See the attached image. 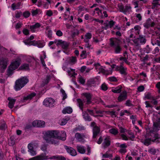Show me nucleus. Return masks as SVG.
<instances>
[{
	"instance_id": "20e7f679",
	"label": "nucleus",
	"mask_w": 160,
	"mask_h": 160,
	"mask_svg": "<svg viewBox=\"0 0 160 160\" xmlns=\"http://www.w3.org/2000/svg\"><path fill=\"white\" fill-rule=\"evenodd\" d=\"M29 79L27 77H23L17 80L15 82L14 88L18 91L20 90L29 82Z\"/></svg>"
},
{
	"instance_id": "37998d69",
	"label": "nucleus",
	"mask_w": 160,
	"mask_h": 160,
	"mask_svg": "<svg viewBox=\"0 0 160 160\" xmlns=\"http://www.w3.org/2000/svg\"><path fill=\"white\" fill-rule=\"evenodd\" d=\"M108 20H106L105 22L103 23L104 26L102 27L103 29L106 30L109 28V26L108 25Z\"/></svg>"
},
{
	"instance_id": "052dcab7",
	"label": "nucleus",
	"mask_w": 160,
	"mask_h": 160,
	"mask_svg": "<svg viewBox=\"0 0 160 160\" xmlns=\"http://www.w3.org/2000/svg\"><path fill=\"white\" fill-rule=\"evenodd\" d=\"M79 82L82 84H84L85 82V79L82 77H80L79 78Z\"/></svg>"
},
{
	"instance_id": "c9c22d12",
	"label": "nucleus",
	"mask_w": 160,
	"mask_h": 160,
	"mask_svg": "<svg viewBox=\"0 0 160 160\" xmlns=\"http://www.w3.org/2000/svg\"><path fill=\"white\" fill-rule=\"evenodd\" d=\"M135 33L136 35H138L140 34V30L141 29V27L139 25H136L134 27Z\"/></svg>"
},
{
	"instance_id": "c03bdc74",
	"label": "nucleus",
	"mask_w": 160,
	"mask_h": 160,
	"mask_svg": "<svg viewBox=\"0 0 160 160\" xmlns=\"http://www.w3.org/2000/svg\"><path fill=\"white\" fill-rule=\"evenodd\" d=\"M61 92L62 93V100H64L66 99L67 98V95L66 94L65 92V91L64 90L62 89H61L60 90Z\"/></svg>"
},
{
	"instance_id": "338daca9",
	"label": "nucleus",
	"mask_w": 160,
	"mask_h": 160,
	"mask_svg": "<svg viewBox=\"0 0 160 160\" xmlns=\"http://www.w3.org/2000/svg\"><path fill=\"white\" fill-rule=\"evenodd\" d=\"M108 113L111 115L112 117H116L115 114V112L113 111H108L107 112Z\"/></svg>"
},
{
	"instance_id": "8fccbe9b",
	"label": "nucleus",
	"mask_w": 160,
	"mask_h": 160,
	"mask_svg": "<svg viewBox=\"0 0 160 160\" xmlns=\"http://www.w3.org/2000/svg\"><path fill=\"white\" fill-rule=\"evenodd\" d=\"M108 25L109 26V28H112L115 23V22L112 20L108 22Z\"/></svg>"
},
{
	"instance_id": "69168bd1",
	"label": "nucleus",
	"mask_w": 160,
	"mask_h": 160,
	"mask_svg": "<svg viewBox=\"0 0 160 160\" xmlns=\"http://www.w3.org/2000/svg\"><path fill=\"white\" fill-rule=\"evenodd\" d=\"M76 57H72L71 59H70V62L72 63L73 64H74L76 62Z\"/></svg>"
},
{
	"instance_id": "72a5a7b5",
	"label": "nucleus",
	"mask_w": 160,
	"mask_h": 160,
	"mask_svg": "<svg viewBox=\"0 0 160 160\" xmlns=\"http://www.w3.org/2000/svg\"><path fill=\"white\" fill-rule=\"evenodd\" d=\"M151 43L153 45H157L160 47V40L156 38L152 41Z\"/></svg>"
},
{
	"instance_id": "79ce46f5",
	"label": "nucleus",
	"mask_w": 160,
	"mask_h": 160,
	"mask_svg": "<svg viewBox=\"0 0 160 160\" xmlns=\"http://www.w3.org/2000/svg\"><path fill=\"white\" fill-rule=\"evenodd\" d=\"M152 50V48H150L148 45H147L144 49V51L147 53H149Z\"/></svg>"
},
{
	"instance_id": "5fc2aeb1",
	"label": "nucleus",
	"mask_w": 160,
	"mask_h": 160,
	"mask_svg": "<svg viewBox=\"0 0 160 160\" xmlns=\"http://www.w3.org/2000/svg\"><path fill=\"white\" fill-rule=\"evenodd\" d=\"M128 134L129 136V138L130 140H132L135 138V136L133 133L132 132H128Z\"/></svg>"
},
{
	"instance_id": "6e6552de",
	"label": "nucleus",
	"mask_w": 160,
	"mask_h": 160,
	"mask_svg": "<svg viewBox=\"0 0 160 160\" xmlns=\"http://www.w3.org/2000/svg\"><path fill=\"white\" fill-rule=\"evenodd\" d=\"M8 61L7 58H2L0 59V70L2 72L6 68Z\"/></svg>"
},
{
	"instance_id": "2f4dec72",
	"label": "nucleus",
	"mask_w": 160,
	"mask_h": 160,
	"mask_svg": "<svg viewBox=\"0 0 160 160\" xmlns=\"http://www.w3.org/2000/svg\"><path fill=\"white\" fill-rule=\"evenodd\" d=\"M99 73L101 72L104 75H108L110 74V72L108 70H105L102 68V67H101L99 68Z\"/></svg>"
},
{
	"instance_id": "a19ab883",
	"label": "nucleus",
	"mask_w": 160,
	"mask_h": 160,
	"mask_svg": "<svg viewBox=\"0 0 160 160\" xmlns=\"http://www.w3.org/2000/svg\"><path fill=\"white\" fill-rule=\"evenodd\" d=\"M15 69H14L13 68H12V67L9 66L7 70V73L8 75H11L12 74V72L13 70Z\"/></svg>"
},
{
	"instance_id": "680f3d73",
	"label": "nucleus",
	"mask_w": 160,
	"mask_h": 160,
	"mask_svg": "<svg viewBox=\"0 0 160 160\" xmlns=\"http://www.w3.org/2000/svg\"><path fill=\"white\" fill-rule=\"evenodd\" d=\"M108 79L110 82H117L118 80L115 77H111L108 78Z\"/></svg>"
},
{
	"instance_id": "3c124183",
	"label": "nucleus",
	"mask_w": 160,
	"mask_h": 160,
	"mask_svg": "<svg viewBox=\"0 0 160 160\" xmlns=\"http://www.w3.org/2000/svg\"><path fill=\"white\" fill-rule=\"evenodd\" d=\"M84 96L86 97L87 100H91V95L89 93H86L84 94Z\"/></svg>"
},
{
	"instance_id": "cd10ccee",
	"label": "nucleus",
	"mask_w": 160,
	"mask_h": 160,
	"mask_svg": "<svg viewBox=\"0 0 160 160\" xmlns=\"http://www.w3.org/2000/svg\"><path fill=\"white\" fill-rule=\"evenodd\" d=\"M72 109L70 107H67L65 108L62 111L63 114L68 113L70 114L72 112Z\"/></svg>"
},
{
	"instance_id": "39448f33",
	"label": "nucleus",
	"mask_w": 160,
	"mask_h": 160,
	"mask_svg": "<svg viewBox=\"0 0 160 160\" xmlns=\"http://www.w3.org/2000/svg\"><path fill=\"white\" fill-rule=\"evenodd\" d=\"M58 156V155H56L49 157L48 156H46L45 154L42 153L39 155L30 158L29 160H46L48 159L57 160Z\"/></svg>"
},
{
	"instance_id": "de8ad7c7",
	"label": "nucleus",
	"mask_w": 160,
	"mask_h": 160,
	"mask_svg": "<svg viewBox=\"0 0 160 160\" xmlns=\"http://www.w3.org/2000/svg\"><path fill=\"white\" fill-rule=\"evenodd\" d=\"M48 38L50 39H51L52 37V32L51 30H48L47 32H46Z\"/></svg>"
},
{
	"instance_id": "ddd939ff",
	"label": "nucleus",
	"mask_w": 160,
	"mask_h": 160,
	"mask_svg": "<svg viewBox=\"0 0 160 160\" xmlns=\"http://www.w3.org/2000/svg\"><path fill=\"white\" fill-rule=\"evenodd\" d=\"M64 147L67 152L71 155L75 156L77 154L76 151L73 148L67 146H65Z\"/></svg>"
},
{
	"instance_id": "58836bf2",
	"label": "nucleus",
	"mask_w": 160,
	"mask_h": 160,
	"mask_svg": "<svg viewBox=\"0 0 160 160\" xmlns=\"http://www.w3.org/2000/svg\"><path fill=\"white\" fill-rule=\"evenodd\" d=\"M152 101H146L145 102L146 107L152 108Z\"/></svg>"
},
{
	"instance_id": "1a4fd4ad",
	"label": "nucleus",
	"mask_w": 160,
	"mask_h": 160,
	"mask_svg": "<svg viewBox=\"0 0 160 160\" xmlns=\"http://www.w3.org/2000/svg\"><path fill=\"white\" fill-rule=\"evenodd\" d=\"M75 137L77 141L81 143L85 142V138H86V136L83 134H80L77 132L76 133Z\"/></svg>"
},
{
	"instance_id": "9b49d317",
	"label": "nucleus",
	"mask_w": 160,
	"mask_h": 160,
	"mask_svg": "<svg viewBox=\"0 0 160 160\" xmlns=\"http://www.w3.org/2000/svg\"><path fill=\"white\" fill-rule=\"evenodd\" d=\"M21 60L20 59H17L15 61H13L10 64V66L16 69L17 68L21 63Z\"/></svg>"
},
{
	"instance_id": "f257e3e1",
	"label": "nucleus",
	"mask_w": 160,
	"mask_h": 160,
	"mask_svg": "<svg viewBox=\"0 0 160 160\" xmlns=\"http://www.w3.org/2000/svg\"><path fill=\"white\" fill-rule=\"evenodd\" d=\"M156 121L153 123L152 128L150 130L148 138H146L142 142L144 144L147 146L151 144V142L158 143L160 142V135L157 132L159 130L160 128V115H157Z\"/></svg>"
},
{
	"instance_id": "13d9d810",
	"label": "nucleus",
	"mask_w": 160,
	"mask_h": 160,
	"mask_svg": "<svg viewBox=\"0 0 160 160\" xmlns=\"http://www.w3.org/2000/svg\"><path fill=\"white\" fill-rule=\"evenodd\" d=\"M119 60L120 61L123 60L128 65H129L130 62L128 61L127 59L123 57H121L119 58Z\"/></svg>"
},
{
	"instance_id": "ea45409f",
	"label": "nucleus",
	"mask_w": 160,
	"mask_h": 160,
	"mask_svg": "<svg viewBox=\"0 0 160 160\" xmlns=\"http://www.w3.org/2000/svg\"><path fill=\"white\" fill-rule=\"evenodd\" d=\"M33 42H35V43L34 44V45L37 44V45L38 47L39 48H42L44 46V43L36 41L35 40H33Z\"/></svg>"
},
{
	"instance_id": "c756f323",
	"label": "nucleus",
	"mask_w": 160,
	"mask_h": 160,
	"mask_svg": "<svg viewBox=\"0 0 160 160\" xmlns=\"http://www.w3.org/2000/svg\"><path fill=\"white\" fill-rule=\"evenodd\" d=\"M123 62L121 63V68L119 71L122 74L126 75L127 74V73L126 72L127 70L126 68H124L123 66Z\"/></svg>"
},
{
	"instance_id": "dca6fc26",
	"label": "nucleus",
	"mask_w": 160,
	"mask_h": 160,
	"mask_svg": "<svg viewBox=\"0 0 160 160\" xmlns=\"http://www.w3.org/2000/svg\"><path fill=\"white\" fill-rule=\"evenodd\" d=\"M99 132L100 129L99 127L96 126L94 127L93 129V137L94 138H96V136L99 134Z\"/></svg>"
},
{
	"instance_id": "0e129e2a",
	"label": "nucleus",
	"mask_w": 160,
	"mask_h": 160,
	"mask_svg": "<svg viewBox=\"0 0 160 160\" xmlns=\"http://www.w3.org/2000/svg\"><path fill=\"white\" fill-rule=\"evenodd\" d=\"M95 83L94 80L93 79H90L88 81V83L90 85H92Z\"/></svg>"
},
{
	"instance_id": "864d4df0",
	"label": "nucleus",
	"mask_w": 160,
	"mask_h": 160,
	"mask_svg": "<svg viewBox=\"0 0 160 160\" xmlns=\"http://www.w3.org/2000/svg\"><path fill=\"white\" fill-rule=\"evenodd\" d=\"M12 139H13V137L12 136L11 137L10 140L9 141V144L10 146H13L15 143L14 140H12Z\"/></svg>"
},
{
	"instance_id": "b1692460",
	"label": "nucleus",
	"mask_w": 160,
	"mask_h": 160,
	"mask_svg": "<svg viewBox=\"0 0 160 160\" xmlns=\"http://www.w3.org/2000/svg\"><path fill=\"white\" fill-rule=\"evenodd\" d=\"M160 5V0H153L152 2V8L154 9L158 6Z\"/></svg>"
},
{
	"instance_id": "4d7b16f0",
	"label": "nucleus",
	"mask_w": 160,
	"mask_h": 160,
	"mask_svg": "<svg viewBox=\"0 0 160 160\" xmlns=\"http://www.w3.org/2000/svg\"><path fill=\"white\" fill-rule=\"evenodd\" d=\"M112 157V155L111 154H108L107 152L104 154H102V157L103 158H110V157Z\"/></svg>"
},
{
	"instance_id": "f8f14e48",
	"label": "nucleus",
	"mask_w": 160,
	"mask_h": 160,
	"mask_svg": "<svg viewBox=\"0 0 160 160\" xmlns=\"http://www.w3.org/2000/svg\"><path fill=\"white\" fill-rule=\"evenodd\" d=\"M155 25L154 22H152L151 19L148 18L146 22L143 24L144 27L146 28H148L150 27H153Z\"/></svg>"
},
{
	"instance_id": "e2e57ef3",
	"label": "nucleus",
	"mask_w": 160,
	"mask_h": 160,
	"mask_svg": "<svg viewBox=\"0 0 160 160\" xmlns=\"http://www.w3.org/2000/svg\"><path fill=\"white\" fill-rule=\"evenodd\" d=\"M135 15L139 21H141L142 20V16L140 13H136Z\"/></svg>"
},
{
	"instance_id": "7c9ffc66",
	"label": "nucleus",
	"mask_w": 160,
	"mask_h": 160,
	"mask_svg": "<svg viewBox=\"0 0 160 160\" xmlns=\"http://www.w3.org/2000/svg\"><path fill=\"white\" fill-rule=\"evenodd\" d=\"M41 26L40 24L39 23H36L34 25L31 26H30V29L33 32H35V29H36L40 27Z\"/></svg>"
},
{
	"instance_id": "6e6d98bb",
	"label": "nucleus",
	"mask_w": 160,
	"mask_h": 160,
	"mask_svg": "<svg viewBox=\"0 0 160 160\" xmlns=\"http://www.w3.org/2000/svg\"><path fill=\"white\" fill-rule=\"evenodd\" d=\"M30 13L29 11H26L23 13V15L25 18H28L30 15Z\"/></svg>"
},
{
	"instance_id": "9d476101",
	"label": "nucleus",
	"mask_w": 160,
	"mask_h": 160,
	"mask_svg": "<svg viewBox=\"0 0 160 160\" xmlns=\"http://www.w3.org/2000/svg\"><path fill=\"white\" fill-rule=\"evenodd\" d=\"M32 124L34 127L42 128L44 127L45 122L43 121L36 120L33 122Z\"/></svg>"
},
{
	"instance_id": "4468645a",
	"label": "nucleus",
	"mask_w": 160,
	"mask_h": 160,
	"mask_svg": "<svg viewBox=\"0 0 160 160\" xmlns=\"http://www.w3.org/2000/svg\"><path fill=\"white\" fill-rule=\"evenodd\" d=\"M91 102V101H78V103L80 108L83 111V107L84 104H89Z\"/></svg>"
},
{
	"instance_id": "2eb2a0df",
	"label": "nucleus",
	"mask_w": 160,
	"mask_h": 160,
	"mask_svg": "<svg viewBox=\"0 0 160 160\" xmlns=\"http://www.w3.org/2000/svg\"><path fill=\"white\" fill-rule=\"evenodd\" d=\"M159 96H158L156 98L151 95V93L150 92H148L146 93L145 96V98L147 99H150L151 100H156L157 99L159 98Z\"/></svg>"
},
{
	"instance_id": "e433bc0d",
	"label": "nucleus",
	"mask_w": 160,
	"mask_h": 160,
	"mask_svg": "<svg viewBox=\"0 0 160 160\" xmlns=\"http://www.w3.org/2000/svg\"><path fill=\"white\" fill-rule=\"evenodd\" d=\"M70 118L68 117H66L62 120L61 125H64L66 124L67 122L69 120Z\"/></svg>"
},
{
	"instance_id": "a211bd4d",
	"label": "nucleus",
	"mask_w": 160,
	"mask_h": 160,
	"mask_svg": "<svg viewBox=\"0 0 160 160\" xmlns=\"http://www.w3.org/2000/svg\"><path fill=\"white\" fill-rule=\"evenodd\" d=\"M55 101H43V105L46 107H52L54 106Z\"/></svg>"
},
{
	"instance_id": "412c9836",
	"label": "nucleus",
	"mask_w": 160,
	"mask_h": 160,
	"mask_svg": "<svg viewBox=\"0 0 160 160\" xmlns=\"http://www.w3.org/2000/svg\"><path fill=\"white\" fill-rule=\"evenodd\" d=\"M82 116L85 121H91L92 119L86 111L82 112Z\"/></svg>"
},
{
	"instance_id": "7ed1b4c3",
	"label": "nucleus",
	"mask_w": 160,
	"mask_h": 160,
	"mask_svg": "<svg viewBox=\"0 0 160 160\" xmlns=\"http://www.w3.org/2000/svg\"><path fill=\"white\" fill-rule=\"evenodd\" d=\"M110 45L113 48L114 52L116 54L120 53L122 50V48L120 45L119 40L113 38L110 40Z\"/></svg>"
},
{
	"instance_id": "f03ea898",
	"label": "nucleus",
	"mask_w": 160,
	"mask_h": 160,
	"mask_svg": "<svg viewBox=\"0 0 160 160\" xmlns=\"http://www.w3.org/2000/svg\"><path fill=\"white\" fill-rule=\"evenodd\" d=\"M59 133V131L57 130L48 131L45 133L43 138L47 143L57 145L59 144L58 141L54 138H58L62 141L66 139V134L64 131L62 132L61 136H58Z\"/></svg>"
},
{
	"instance_id": "bb28decb",
	"label": "nucleus",
	"mask_w": 160,
	"mask_h": 160,
	"mask_svg": "<svg viewBox=\"0 0 160 160\" xmlns=\"http://www.w3.org/2000/svg\"><path fill=\"white\" fill-rule=\"evenodd\" d=\"M122 87L121 85H119L116 87L115 89H112L111 91L114 93H119L121 91V89Z\"/></svg>"
},
{
	"instance_id": "f704fd0d",
	"label": "nucleus",
	"mask_w": 160,
	"mask_h": 160,
	"mask_svg": "<svg viewBox=\"0 0 160 160\" xmlns=\"http://www.w3.org/2000/svg\"><path fill=\"white\" fill-rule=\"evenodd\" d=\"M109 132L110 133L115 135L118 134V132L117 129L112 128L109 130Z\"/></svg>"
},
{
	"instance_id": "09e8293b",
	"label": "nucleus",
	"mask_w": 160,
	"mask_h": 160,
	"mask_svg": "<svg viewBox=\"0 0 160 160\" xmlns=\"http://www.w3.org/2000/svg\"><path fill=\"white\" fill-rule=\"evenodd\" d=\"M101 88L102 90L106 91L108 89V87L106 84L105 83H104L101 85Z\"/></svg>"
},
{
	"instance_id": "bf43d9fd",
	"label": "nucleus",
	"mask_w": 160,
	"mask_h": 160,
	"mask_svg": "<svg viewBox=\"0 0 160 160\" xmlns=\"http://www.w3.org/2000/svg\"><path fill=\"white\" fill-rule=\"evenodd\" d=\"M79 33V31L77 29L75 30L72 35V37L74 38L76 35H78Z\"/></svg>"
},
{
	"instance_id": "6ab92c4d",
	"label": "nucleus",
	"mask_w": 160,
	"mask_h": 160,
	"mask_svg": "<svg viewBox=\"0 0 160 160\" xmlns=\"http://www.w3.org/2000/svg\"><path fill=\"white\" fill-rule=\"evenodd\" d=\"M77 149L78 151L81 154H84L86 152V149L82 145H78L77 146Z\"/></svg>"
},
{
	"instance_id": "a18cd8bd",
	"label": "nucleus",
	"mask_w": 160,
	"mask_h": 160,
	"mask_svg": "<svg viewBox=\"0 0 160 160\" xmlns=\"http://www.w3.org/2000/svg\"><path fill=\"white\" fill-rule=\"evenodd\" d=\"M7 125L4 122H2L1 123L0 129L1 130H5L7 128Z\"/></svg>"
},
{
	"instance_id": "423d86ee",
	"label": "nucleus",
	"mask_w": 160,
	"mask_h": 160,
	"mask_svg": "<svg viewBox=\"0 0 160 160\" xmlns=\"http://www.w3.org/2000/svg\"><path fill=\"white\" fill-rule=\"evenodd\" d=\"M134 45L136 46H138L140 44H144L146 42L147 39L145 36L141 35L137 38L132 40Z\"/></svg>"
},
{
	"instance_id": "774afa93",
	"label": "nucleus",
	"mask_w": 160,
	"mask_h": 160,
	"mask_svg": "<svg viewBox=\"0 0 160 160\" xmlns=\"http://www.w3.org/2000/svg\"><path fill=\"white\" fill-rule=\"evenodd\" d=\"M47 145L45 144H42L41 146V149L43 151H46L47 150Z\"/></svg>"
},
{
	"instance_id": "aec40b11",
	"label": "nucleus",
	"mask_w": 160,
	"mask_h": 160,
	"mask_svg": "<svg viewBox=\"0 0 160 160\" xmlns=\"http://www.w3.org/2000/svg\"><path fill=\"white\" fill-rule=\"evenodd\" d=\"M127 92L126 91H123L121 93L120 96L118 97V100H124L127 99Z\"/></svg>"
},
{
	"instance_id": "4c0bfd02",
	"label": "nucleus",
	"mask_w": 160,
	"mask_h": 160,
	"mask_svg": "<svg viewBox=\"0 0 160 160\" xmlns=\"http://www.w3.org/2000/svg\"><path fill=\"white\" fill-rule=\"evenodd\" d=\"M85 129V128L83 126H78L76 127L73 129V131L75 132L78 131H81L82 130H84Z\"/></svg>"
},
{
	"instance_id": "c85d7f7f",
	"label": "nucleus",
	"mask_w": 160,
	"mask_h": 160,
	"mask_svg": "<svg viewBox=\"0 0 160 160\" xmlns=\"http://www.w3.org/2000/svg\"><path fill=\"white\" fill-rule=\"evenodd\" d=\"M20 70H27L29 69V64L27 63L22 64L19 68Z\"/></svg>"
},
{
	"instance_id": "603ef678",
	"label": "nucleus",
	"mask_w": 160,
	"mask_h": 160,
	"mask_svg": "<svg viewBox=\"0 0 160 160\" xmlns=\"http://www.w3.org/2000/svg\"><path fill=\"white\" fill-rule=\"evenodd\" d=\"M8 103V107L9 108L11 109L13 108L14 106V104L15 103V101H9Z\"/></svg>"
},
{
	"instance_id": "f3484780",
	"label": "nucleus",
	"mask_w": 160,
	"mask_h": 160,
	"mask_svg": "<svg viewBox=\"0 0 160 160\" xmlns=\"http://www.w3.org/2000/svg\"><path fill=\"white\" fill-rule=\"evenodd\" d=\"M110 144V141L109 138H106L104 140L103 142L102 145L104 148H106L109 146Z\"/></svg>"
},
{
	"instance_id": "49530a36",
	"label": "nucleus",
	"mask_w": 160,
	"mask_h": 160,
	"mask_svg": "<svg viewBox=\"0 0 160 160\" xmlns=\"http://www.w3.org/2000/svg\"><path fill=\"white\" fill-rule=\"evenodd\" d=\"M51 79L50 76H47L46 78L43 81V83L44 84H47Z\"/></svg>"
},
{
	"instance_id": "473e14b6",
	"label": "nucleus",
	"mask_w": 160,
	"mask_h": 160,
	"mask_svg": "<svg viewBox=\"0 0 160 160\" xmlns=\"http://www.w3.org/2000/svg\"><path fill=\"white\" fill-rule=\"evenodd\" d=\"M75 69L70 68L69 70L67 71L68 75L71 76L72 77H74L75 75H77V74L75 72Z\"/></svg>"
},
{
	"instance_id": "5701e85b",
	"label": "nucleus",
	"mask_w": 160,
	"mask_h": 160,
	"mask_svg": "<svg viewBox=\"0 0 160 160\" xmlns=\"http://www.w3.org/2000/svg\"><path fill=\"white\" fill-rule=\"evenodd\" d=\"M148 152L152 155H155L157 152L159 151V149H156L154 147L150 148L148 150Z\"/></svg>"
},
{
	"instance_id": "0eeeda50",
	"label": "nucleus",
	"mask_w": 160,
	"mask_h": 160,
	"mask_svg": "<svg viewBox=\"0 0 160 160\" xmlns=\"http://www.w3.org/2000/svg\"><path fill=\"white\" fill-rule=\"evenodd\" d=\"M118 8L119 11L123 12L124 14L130 13L132 12V7L129 4H128L124 6L122 4L118 5Z\"/></svg>"
},
{
	"instance_id": "4be33fe9",
	"label": "nucleus",
	"mask_w": 160,
	"mask_h": 160,
	"mask_svg": "<svg viewBox=\"0 0 160 160\" xmlns=\"http://www.w3.org/2000/svg\"><path fill=\"white\" fill-rule=\"evenodd\" d=\"M61 42V43H60L59 45H60L63 49L65 50L68 49L69 45V43L62 40Z\"/></svg>"
},
{
	"instance_id": "a878e982",
	"label": "nucleus",
	"mask_w": 160,
	"mask_h": 160,
	"mask_svg": "<svg viewBox=\"0 0 160 160\" xmlns=\"http://www.w3.org/2000/svg\"><path fill=\"white\" fill-rule=\"evenodd\" d=\"M92 36L91 33H87L85 36V38L84 39V42H88L89 40L91 38Z\"/></svg>"
},
{
	"instance_id": "393cba45",
	"label": "nucleus",
	"mask_w": 160,
	"mask_h": 160,
	"mask_svg": "<svg viewBox=\"0 0 160 160\" xmlns=\"http://www.w3.org/2000/svg\"><path fill=\"white\" fill-rule=\"evenodd\" d=\"M36 93L35 92L31 93L26 97H23V100H27L28 99H32L33 98L36 96Z\"/></svg>"
}]
</instances>
